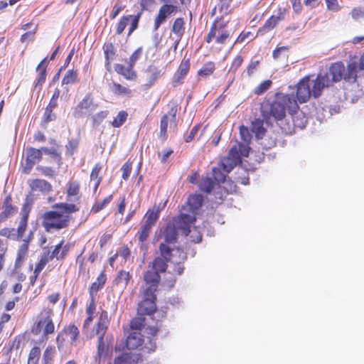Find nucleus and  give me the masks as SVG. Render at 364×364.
Here are the masks:
<instances>
[{
    "instance_id": "obj_1",
    "label": "nucleus",
    "mask_w": 364,
    "mask_h": 364,
    "mask_svg": "<svg viewBox=\"0 0 364 364\" xmlns=\"http://www.w3.org/2000/svg\"><path fill=\"white\" fill-rule=\"evenodd\" d=\"M161 257H156L153 262L152 269L159 272H164L167 267L173 264V269H169L168 273L181 275L184 269L182 262L187 258L185 253L180 248H172L164 243L159 246Z\"/></svg>"
},
{
    "instance_id": "obj_2",
    "label": "nucleus",
    "mask_w": 364,
    "mask_h": 364,
    "mask_svg": "<svg viewBox=\"0 0 364 364\" xmlns=\"http://www.w3.org/2000/svg\"><path fill=\"white\" fill-rule=\"evenodd\" d=\"M185 210L186 208H183L180 215L175 218L173 222L168 223L163 230L164 244L169 247L175 244L179 230L186 236L191 232V224L194 222V215L193 214H186Z\"/></svg>"
},
{
    "instance_id": "obj_3",
    "label": "nucleus",
    "mask_w": 364,
    "mask_h": 364,
    "mask_svg": "<svg viewBox=\"0 0 364 364\" xmlns=\"http://www.w3.org/2000/svg\"><path fill=\"white\" fill-rule=\"evenodd\" d=\"M298 109L297 102L292 97L289 95L278 94L275 101L267 106L262 107V111L264 117H265V112L269 113L270 116L266 119L267 123H269L272 117L275 120H282L285 117L287 110L292 114Z\"/></svg>"
},
{
    "instance_id": "obj_4",
    "label": "nucleus",
    "mask_w": 364,
    "mask_h": 364,
    "mask_svg": "<svg viewBox=\"0 0 364 364\" xmlns=\"http://www.w3.org/2000/svg\"><path fill=\"white\" fill-rule=\"evenodd\" d=\"M331 80V84L340 81L342 78L348 81L355 82L358 73V64L356 61H350L346 72L345 66L341 62L335 63L331 65L328 70L323 72Z\"/></svg>"
},
{
    "instance_id": "obj_5",
    "label": "nucleus",
    "mask_w": 364,
    "mask_h": 364,
    "mask_svg": "<svg viewBox=\"0 0 364 364\" xmlns=\"http://www.w3.org/2000/svg\"><path fill=\"white\" fill-rule=\"evenodd\" d=\"M109 324V318L106 311L102 310L97 323L93 329V333L98 337L97 353L95 363H100L101 359L107 354V348L104 342V336Z\"/></svg>"
},
{
    "instance_id": "obj_6",
    "label": "nucleus",
    "mask_w": 364,
    "mask_h": 364,
    "mask_svg": "<svg viewBox=\"0 0 364 364\" xmlns=\"http://www.w3.org/2000/svg\"><path fill=\"white\" fill-rule=\"evenodd\" d=\"M70 216L58 210H50L43 214V226L47 232L60 230L69 225Z\"/></svg>"
},
{
    "instance_id": "obj_7",
    "label": "nucleus",
    "mask_w": 364,
    "mask_h": 364,
    "mask_svg": "<svg viewBox=\"0 0 364 364\" xmlns=\"http://www.w3.org/2000/svg\"><path fill=\"white\" fill-rule=\"evenodd\" d=\"M97 105L90 93H87L82 100L73 108V116L76 119L90 116L96 110Z\"/></svg>"
},
{
    "instance_id": "obj_8",
    "label": "nucleus",
    "mask_w": 364,
    "mask_h": 364,
    "mask_svg": "<svg viewBox=\"0 0 364 364\" xmlns=\"http://www.w3.org/2000/svg\"><path fill=\"white\" fill-rule=\"evenodd\" d=\"M241 156L240 150L236 145L233 146L227 156L220 160L219 166L222 167L223 171L228 173H230L237 164L241 163Z\"/></svg>"
},
{
    "instance_id": "obj_9",
    "label": "nucleus",
    "mask_w": 364,
    "mask_h": 364,
    "mask_svg": "<svg viewBox=\"0 0 364 364\" xmlns=\"http://www.w3.org/2000/svg\"><path fill=\"white\" fill-rule=\"evenodd\" d=\"M79 336V330L75 325H69L58 335L56 342L60 350L63 349L65 341L70 342L71 346H76Z\"/></svg>"
},
{
    "instance_id": "obj_10",
    "label": "nucleus",
    "mask_w": 364,
    "mask_h": 364,
    "mask_svg": "<svg viewBox=\"0 0 364 364\" xmlns=\"http://www.w3.org/2000/svg\"><path fill=\"white\" fill-rule=\"evenodd\" d=\"M52 314V311L45 310L41 314V317L38 321V323L34 326L32 328V332L35 334L39 333L41 330L43 331V335H48L50 333H53L54 332V324L50 318V314Z\"/></svg>"
},
{
    "instance_id": "obj_11",
    "label": "nucleus",
    "mask_w": 364,
    "mask_h": 364,
    "mask_svg": "<svg viewBox=\"0 0 364 364\" xmlns=\"http://www.w3.org/2000/svg\"><path fill=\"white\" fill-rule=\"evenodd\" d=\"M309 82L312 92V96L315 98L318 97L321 95L324 87L331 85V80L323 73H320L315 79H311V77L309 76Z\"/></svg>"
},
{
    "instance_id": "obj_12",
    "label": "nucleus",
    "mask_w": 364,
    "mask_h": 364,
    "mask_svg": "<svg viewBox=\"0 0 364 364\" xmlns=\"http://www.w3.org/2000/svg\"><path fill=\"white\" fill-rule=\"evenodd\" d=\"M161 1L163 2H165L166 4H164L160 7L159 13L154 19V31H157L160 26L166 22L167 18L172 14L176 13L178 9L177 6L175 5L167 4V2L169 1V0Z\"/></svg>"
},
{
    "instance_id": "obj_13",
    "label": "nucleus",
    "mask_w": 364,
    "mask_h": 364,
    "mask_svg": "<svg viewBox=\"0 0 364 364\" xmlns=\"http://www.w3.org/2000/svg\"><path fill=\"white\" fill-rule=\"evenodd\" d=\"M26 161L23 167V172L28 174L33 166L42 159V151L41 149H35L29 146L26 149Z\"/></svg>"
},
{
    "instance_id": "obj_14",
    "label": "nucleus",
    "mask_w": 364,
    "mask_h": 364,
    "mask_svg": "<svg viewBox=\"0 0 364 364\" xmlns=\"http://www.w3.org/2000/svg\"><path fill=\"white\" fill-rule=\"evenodd\" d=\"M309 80V76H306L301 80L297 85L296 98L300 103L306 102L312 96Z\"/></svg>"
},
{
    "instance_id": "obj_15",
    "label": "nucleus",
    "mask_w": 364,
    "mask_h": 364,
    "mask_svg": "<svg viewBox=\"0 0 364 364\" xmlns=\"http://www.w3.org/2000/svg\"><path fill=\"white\" fill-rule=\"evenodd\" d=\"M240 134L242 142L239 143L237 145V149L240 150V154L242 156H247L250 151L249 142L251 140V134L247 128L245 127H241L240 129Z\"/></svg>"
},
{
    "instance_id": "obj_16",
    "label": "nucleus",
    "mask_w": 364,
    "mask_h": 364,
    "mask_svg": "<svg viewBox=\"0 0 364 364\" xmlns=\"http://www.w3.org/2000/svg\"><path fill=\"white\" fill-rule=\"evenodd\" d=\"M28 184L32 192L39 191L48 194L52 190L51 184L43 179H31L28 181Z\"/></svg>"
},
{
    "instance_id": "obj_17",
    "label": "nucleus",
    "mask_w": 364,
    "mask_h": 364,
    "mask_svg": "<svg viewBox=\"0 0 364 364\" xmlns=\"http://www.w3.org/2000/svg\"><path fill=\"white\" fill-rule=\"evenodd\" d=\"M203 203V196L200 194H193L190 196L188 199L189 212L186 214H193L194 220H196V211L202 206Z\"/></svg>"
},
{
    "instance_id": "obj_18",
    "label": "nucleus",
    "mask_w": 364,
    "mask_h": 364,
    "mask_svg": "<svg viewBox=\"0 0 364 364\" xmlns=\"http://www.w3.org/2000/svg\"><path fill=\"white\" fill-rule=\"evenodd\" d=\"M173 113L171 114V118H169L167 115L163 116L161 119L160 124V136L163 137L164 139H166L167 136V128L168 125V122H171V127L173 126L176 127V111L171 110Z\"/></svg>"
},
{
    "instance_id": "obj_19",
    "label": "nucleus",
    "mask_w": 364,
    "mask_h": 364,
    "mask_svg": "<svg viewBox=\"0 0 364 364\" xmlns=\"http://www.w3.org/2000/svg\"><path fill=\"white\" fill-rule=\"evenodd\" d=\"M156 300H152L150 299H143L138 306V313L141 315H150L152 313L155 312L156 309V306L155 304Z\"/></svg>"
},
{
    "instance_id": "obj_20",
    "label": "nucleus",
    "mask_w": 364,
    "mask_h": 364,
    "mask_svg": "<svg viewBox=\"0 0 364 364\" xmlns=\"http://www.w3.org/2000/svg\"><path fill=\"white\" fill-rule=\"evenodd\" d=\"M143 343L142 336L139 332H133L127 338L126 346L129 349H136Z\"/></svg>"
},
{
    "instance_id": "obj_21",
    "label": "nucleus",
    "mask_w": 364,
    "mask_h": 364,
    "mask_svg": "<svg viewBox=\"0 0 364 364\" xmlns=\"http://www.w3.org/2000/svg\"><path fill=\"white\" fill-rule=\"evenodd\" d=\"M107 277L105 274L102 272L97 278V280L93 282L90 288V297H95L98 291L102 289L106 282Z\"/></svg>"
},
{
    "instance_id": "obj_22",
    "label": "nucleus",
    "mask_w": 364,
    "mask_h": 364,
    "mask_svg": "<svg viewBox=\"0 0 364 364\" xmlns=\"http://www.w3.org/2000/svg\"><path fill=\"white\" fill-rule=\"evenodd\" d=\"M137 360V355L134 353H123L114 359V364H134Z\"/></svg>"
},
{
    "instance_id": "obj_23",
    "label": "nucleus",
    "mask_w": 364,
    "mask_h": 364,
    "mask_svg": "<svg viewBox=\"0 0 364 364\" xmlns=\"http://www.w3.org/2000/svg\"><path fill=\"white\" fill-rule=\"evenodd\" d=\"M144 279L146 282L145 284H154V286L158 287V284L160 280V276L158 272L151 269L146 271V272L144 274Z\"/></svg>"
},
{
    "instance_id": "obj_24",
    "label": "nucleus",
    "mask_w": 364,
    "mask_h": 364,
    "mask_svg": "<svg viewBox=\"0 0 364 364\" xmlns=\"http://www.w3.org/2000/svg\"><path fill=\"white\" fill-rule=\"evenodd\" d=\"M46 66H47V58H45L37 66L36 71L39 73V77L38 78L36 86H41L45 82L46 78Z\"/></svg>"
},
{
    "instance_id": "obj_25",
    "label": "nucleus",
    "mask_w": 364,
    "mask_h": 364,
    "mask_svg": "<svg viewBox=\"0 0 364 364\" xmlns=\"http://www.w3.org/2000/svg\"><path fill=\"white\" fill-rule=\"evenodd\" d=\"M146 73L149 79V85L151 86L161 76V71L155 65H149L146 70Z\"/></svg>"
},
{
    "instance_id": "obj_26",
    "label": "nucleus",
    "mask_w": 364,
    "mask_h": 364,
    "mask_svg": "<svg viewBox=\"0 0 364 364\" xmlns=\"http://www.w3.org/2000/svg\"><path fill=\"white\" fill-rule=\"evenodd\" d=\"M54 208H58L60 213L70 215V213H75L79 210V208L73 203H57Z\"/></svg>"
},
{
    "instance_id": "obj_27",
    "label": "nucleus",
    "mask_w": 364,
    "mask_h": 364,
    "mask_svg": "<svg viewBox=\"0 0 364 364\" xmlns=\"http://www.w3.org/2000/svg\"><path fill=\"white\" fill-rule=\"evenodd\" d=\"M159 218V210L158 208L149 209L146 213L144 222L154 225Z\"/></svg>"
},
{
    "instance_id": "obj_28",
    "label": "nucleus",
    "mask_w": 364,
    "mask_h": 364,
    "mask_svg": "<svg viewBox=\"0 0 364 364\" xmlns=\"http://www.w3.org/2000/svg\"><path fill=\"white\" fill-rule=\"evenodd\" d=\"M114 70L117 73L123 75L127 79L132 80L136 76L135 73L132 70V68L129 67L125 68L121 64H117L114 66Z\"/></svg>"
},
{
    "instance_id": "obj_29",
    "label": "nucleus",
    "mask_w": 364,
    "mask_h": 364,
    "mask_svg": "<svg viewBox=\"0 0 364 364\" xmlns=\"http://www.w3.org/2000/svg\"><path fill=\"white\" fill-rule=\"evenodd\" d=\"M157 287L154 286V284H145L141 287V293L143 295V299H152L156 300L155 292L156 291Z\"/></svg>"
},
{
    "instance_id": "obj_30",
    "label": "nucleus",
    "mask_w": 364,
    "mask_h": 364,
    "mask_svg": "<svg viewBox=\"0 0 364 364\" xmlns=\"http://www.w3.org/2000/svg\"><path fill=\"white\" fill-rule=\"evenodd\" d=\"M50 260H51L50 252H43L39 262L36 264L34 270L35 279L38 277L40 272Z\"/></svg>"
},
{
    "instance_id": "obj_31",
    "label": "nucleus",
    "mask_w": 364,
    "mask_h": 364,
    "mask_svg": "<svg viewBox=\"0 0 364 364\" xmlns=\"http://www.w3.org/2000/svg\"><path fill=\"white\" fill-rule=\"evenodd\" d=\"M153 225L143 222L140 230L138 232L139 240L141 242L146 241L151 232Z\"/></svg>"
},
{
    "instance_id": "obj_32",
    "label": "nucleus",
    "mask_w": 364,
    "mask_h": 364,
    "mask_svg": "<svg viewBox=\"0 0 364 364\" xmlns=\"http://www.w3.org/2000/svg\"><path fill=\"white\" fill-rule=\"evenodd\" d=\"M28 250V245L27 241H24V242L20 246L17 257L15 262V267H18L19 265H21L23 260L25 259L27 252Z\"/></svg>"
},
{
    "instance_id": "obj_33",
    "label": "nucleus",
    "mask_w": 364,
    "mask_h": 364,
    "mask_svg": "<svg viewBox=\"0 0 364 364\" xmlns=\"http://www.w3.org/2000/svg\"><path fill=\"white\" fill-rule=\"evenodd\" d=\"M214 187V182L209 177H203L199 183V188L201 191L209 193Z\"/></svg>"
},
{
    "instance_id": "obj_34",
    "label": "nucleus",
    "mask_w": 364,
    "mask_h": 364,
    "mask_svg": "<svg viewBox=\"0 0 364 364\" xmlns=\"http://www.w3.org/2000/svg\"><path fill=\"white\" fill-rule=\"evenodd\" d=\"M215 69V64L213 62H208L198 71V75L200 77H206L210 75Z\"/></svg>"
},
{
    "instance_id": "obj_35",
    "label": "nucleus",
    "mask_w": 364,
    "mask_h": 364,
    "mask_svg": "<svg viewBox=\"0 0 364 364\" xmlns=\"http://www.w3.org/2000/svg\"><path fill=\"white\" fill-rule=\"evenodd\" d=\"M77 81V73L73 70H69L62 80V85L74 84Z\"/></svg>"
},
{
    "instance_id": "obj_36",
    "label": "nucleus",
    "mask_w": 364,
    "mask_h": 364,
    "mask_svg": "<svg viewBox=\"0 0 364 364\" xmlns=\"http://www.w3.org/2000/svg\"><path fill=\"white\" fill-rule=\"evenodd\" d=\"M41 150L42 151V154L44 153L45 154L50 155L54 159V160L58 163V165L60 164L61 157L55 148L42 147L41 148Z\"/></svg>"
},
{
    "instance_id": "obj_37",
    "label": "nucleus",
    "mask_w": 364,
    "mask_h": 364,
    "mask_svg": "<svg viewBox=\"0 0 364 364\" xmlns=\"http://www.w3.org/2000/svg\"><path fill=\"white\" fill-rule=\"evenodd\" d=\"M183 25V19L182 18H177L173 22L172 32L178 36H181L184 30Z\"/></svg>"
},
{
    "instance_id": "obj_38",
    "label": "nucleus",
    "mask_w": 364,
    "mask_h": 364,
    "mask_svg": "<svg viewBox=\"0 0 364 364\" xmlns=\"http://www.w3.org/2000/svg\"><path fill=\"white\" fill-rule=\"evenodd\" d=\"M109 112L107 110L100 111L92 116L93 127H97L107 117Z\"/></svg>"
},
{
    "instance_id": "obj_39",
    "label": "nucleus",
    "mask_w": 364,
    "mask_h": 364,
    "mask_svg": "<svg viewBox=\"0 0 364 364\" xmlns=\"http://www.w3.org/2000/svg\"><path fill=\"white\" fill-rule=\"evenodd\" d=\"M112 194L107 196L102 202H97L92 208V211L95 213H99L104 209L112 200Z\"/></svg>"
},
{
    "instance_id": "obj_40",
    "label": "nucleus",
    "mask_w": 364,
    "mask_h": 364,
    "mask_svg": "<svg viewBox=\"0 0 364 364\" xmlns=\"http://www.w3.org/2000/svg\"><path fill=\"white\" fill-rule=\"evenodd\" d=\"M41 355V349L39 347H33L29 353L28 364H37Z\"/></svg>"
},
{
    "instance_id": "obj_41",
    "label": "nucleus",
    "mask_w": 364,
    "mask_h": 364,
    "mask_svg": "<svg viewBox=\"0 0 364 364\" xmlns=\"http://www.w3.org/2000/svg\"><path fill=\"white\" fill-rule=\"evenodd\" d=\"M128 114L125 111H120L112 122L114 127H121L126 121Z\"/></svg>"
},
{
    "instance_id": "obj_42",
    "label": "nucleus",
    "mask_w": 364,
    "mask_h": 364,
    "mask_svg": "<svg viewBox=\"0 0 364 364\" xmlns=\"http://www.w3.org/2000/svg\"><path fill=\"white\" fill-rule=\"evenodd\" d=\"M130 279V275L128 272L120 271L115 279L117 284L126 287Z\"/></svg>"
},
{
    "instance_id": "obj_43",
    "label": "nucleus",
    "mask_w": 364,
    "mask_h": 364,
    "mask_svg": "<svg viewBox=\"0 0 364 364\" xmlns=\"http://www.w3.org/2000/svg\"><path fill=\"white\" fill-rule=\"evenodd\" d=\"M55 353L53 346H48L43 353L44 364H52L53 358Z\"/></svg>"
},
{
    "instance_id": "obj_44",
    "label": "nucleus",
    "mask_w": 364,
    "mask_h": 364,
    "mask_svg": "<svg viewBox=\"0 0 364 364\" xmlns=\"http://www.w3.org/2000/svg\"><path fill=\"white\" fill-rule=\"evenodd\" d=\"M28 213H23L21 218V220H20V223H19V225H18V227L17 229L18 237H21L23 236V234L26 229L27 223H28Z\"/></svg>"
},
{
    "instance_id": "obj_45",
    "label": "nucleus",
    "mask_w": 364,
    "mask_h": 364,
    "mask_svg": "<svg viewBox=\"0 0 364 364\" xmlns=\"http://www.w3.org/2000/svg\"><path fill=\"white\" fill-rule=\"evenodd\" d=\"M230 33L222 28H217V35L215 36L216 42L220 44L224 43L229 38Z\"/></svg>"
},
{
    "instance_id": "obj_46",
    "label": "nucleus",
    "mask_w": 364,
    "mask_h": 364,
    "mask_svg": "<svg viewBox=\"0 0 364 364\" xmlns=\"http://www.w3.org/2000/svg\"><path fill=\"white\" fill-rule=\"evenodd\" d=\"M222 167L219 166V167L213 168V174L214 179L218 183H224L225 181L226 175L224 171L222 172Z\"/></svg>"
},
{
    "instance_id": "obj_47",
    "label": "nucleus",
    "mask_w": 364,
    "mask_h": 364,
    "mask_svg": "<svg viewBox=\"0 0 364 364\" xmlns=\"http://www.w3.org/2000/svg\"><path fill=\"white\" fill-rule=\"evenodd\" d=\"M283 17L281 15L279 16H272L269 19H267L264 25V28L267 30L272 29L279 21H281Z\"/></svg>"
},
{
    "instance_id": "obj_48",
    "label": "nucleus",
    "mask_w": 364,
    "mask_h": 364,
    "mask_svg": "<svg viewBox=\"0 0 364 364\" xmlns=\"http://www.w3.org/2000/svg\"><path fill=\"white\" fill-rule=\"evenodd\" d=\"M63 244V241L62 240L58 245H57L51 254H50V257L51 259L53 258H56L57 259H60L64 257L65 250H63V251L60 253V249L62 248V245Z\"/></svg>"
},
{
    "instance_id": "obj_49",
    "label": "nucleus",
    "mask_w": 364,
    "mask_h": 364,
    "mask_svg": "<svg viewBox=\"0 0 364 364\" xmlns=\"http://www.w3.org/2000/svg\"><path fill=\"white\" fill-rule=\"evenodd\" d=\"M252 131L255 132L257 138H262L264 134V129L262 126V123L260 121H256L252 123Z\"/></svg>"
},
{
    "instance_id": "obj_50",
    "label": "nucleus",
    "mask_w": 364,
    "mask_h": 364,
    "mask_svg": "<svg viewBox=\"0 0 364 364\" xmlns=\"http://www.w3.org/2000/svg\"><path fill=\"white\" fill-rule=\"evenodd\" d=\"M112 92L117 95H129L131 91L127 87L118 83H114L112 88Z\"/></svg>"
},
{
    "instance_id": "obj_51",
    "label": "nucleus",
    "mask_w": 364,
    "mask_h": 364,
    "mask_svg": "<svg viewBox=\"0 0 364 364\" xmlns=\"http://www.w3.org/2000/svg\"><path fill=\"white\" fill-rule=\"evenodd\" d=\"M36 170H38L42 175L53 178L55 176V171L48 166H37Z\"/></svg>"
},
{
    "instance_id": "obj_52",
    "label": "nucleus",
    "mask_w": 364,
    "mask_h": 364,
    "mask_svg": "<svg viewBox=\"0 0 364 364\" xmlns=\"http://www.w3.org/2000/svg\"><path fill=\"white\" fill-rule=\"evenodd\" d=\"M130 21V18L127 16H122L117 26V33L121 34Z\"/></svg>"
},
{
    "instance_id": "obj_53",
    "label": "nucleus",
    "mask_w": 364,
    "mask_h": 364,
    "mask_svg": "<svg viewBox=\"0 0 364 364\" xmlns=\"http://www.w3.org/2000/svg\"><path fill=\"white\" fill-rule=\"evenodd\" d=\"M272 81L271 80H265L263 82L260 83L255 90V94L261 95L267 91L271 86Z\"/></svg>"
},
{
    "instance_id": "obj_54",
    "label": "nucleus",
    "mask_w": 364,
    "mask_h": 364,
    "mask_svg": "<svg viewBox=\"0 0 364 364\" xmlns=\"http://www.w3.org/2000/svg\"><path fill=\"white\" fill-rule=\"evenodd\" d=\"M141 55V48H139L129 57V67H131V68H133V67L134 66L136 62L140 58Z\"/></svg>"
},
{
    "instance_id": "obj_55",
    "label": "nucleus",
    "mask_w": 364,
    "mask_h": 364,
    "mask_svg": "<svg viewBox=\"0 0 364 364\" xmlns=\"http://www.w3.org/2000/svg\"><path fill=\"white\" fill-rule=\"evenodd\" d=\"M287 50L288 48L286 46L278 47L273 51V58L274 59H278L282 56L285 57L287 56Z\"/></svg>"
},
{
    "instance_id": "obj_56",
    "label": "nucleus",
    "mask_w": 364,
    "mask_h": 364,
    "mask_svg": "<svg viewBox=\"0 0 364 364\" xmlns=\"http://www.w3.org/2000/svg\"><path fill=\"white\" fill-rule=\"evenodd\" d=\"M352 18L355 20L364 18V8L363 7H355L351 11Z\"/></svg>"
},
{
    "instance_id": "obj_57",
    "label": "nucleus",
    "mask_w": 364,
    "mask_h": 364,
    "mask_svg": "<svg viewBox=\"0 0 364 364\" xmlns=\"http://www.w3.org/2000/svg\"><path fill=\"white\" fill-rule=\"evenodd\" d=\"M127 17L130 18L131 26L129 28V33L128 35H130L138 26V23L139 20V15L137 16H132L129 15Z\"/></svg>"
},
{
    "instance_id": "obj_58",
    "label": "nucleus",
    "mask_w": 364,
    "mask_h": 364,
    "mask_svg": "<svg viewBox=\"0 0 364 364\" xmlns=\"http://www.w3.org/2000/svg\"><path fill=\"white\" fill-rule=\"evenodd\" d=\"M104 52L107 61L112 60L114 55V47L112 43L104 46Z\"/></svg>"
},
{
    "instance_id": "obj_59",
    "label": "nucleus",
    "mask_w": 364,
    "mask_h": 364,
    "mask_svg": "<svg viewBox=\"0 0 364 364\" xmlns=\"http://www.w3.org/2000/svg\"><path fill=\"white\" fill-rule=\"evenodd\" d=\"M53 109L46 108L43 117V121L45 123H48L55 119L56 116L55 114L53 113Z\"/></svg>"
},
{
    "instance_id": "obj_60",
    "label": "nucleus",
    "mask_w": 364,
    "mask_h": 364,
    "mask_svg": "<svg viewBox=\"0 0 364 364\" xmlns=\"http://www.w3.org/2000/svg\"><path fill=\"white\" fill-rule=\"evenodd\" d=\"M327 8L333 12H337L341 9L337 0H325Z\"/></svg>"
},
{
    "instance_id": "obj_61",
    "label": "nucleus",
    "mask_w": 364,
    "mask_h": 364,
    "mask_svg": "<svg viewBox=\"0 0 364 364\" xmlns=\"http://www.w3.org/2000/svg\"><path fill=\"white\" fill-rule=\"evenodd\" d=\"M102 167L100 164H96L94 166V168L92 170L91 174H90V181H95L97 179H100L101 178L99 176L100 171L101 170Z\"/></svg>"
},
{
    "instance_id": "obj_62",
    "label": "nucleus",
    "mask_w": 364,
    "mask_h": 364,
    "mask_svg": "<svg viewBox=\"0 0 364 364\" xmlns=\"http://www.w3.org/2000/svg\"><path fill=\"white\" fill-rule=\"evenodd\" d=\"M172 153H173V150L171 149H164L162 151L159 152L158 155L161 159V161L162 163H165L167 159L169 157V156Z\"/></svg>"
},
{
    "instance_id": "obj_63",
    "label": "nucleus",
    "mask_w": 364,
    "mask_h": 364,
    "mask_svg": "<svg viewBox=\"0 0 364 364\" xmlns=\"http://www.w3.org/2000/svg\"><path fill=\"white\" fill-rule=\"evenodd\" d=\"M122 178L124 180L128 179V178L130 175L131 171H132L131 164H129L128 163H125L122 167Z\"/></svg>"
},
{
    "instance_id": "obj_64",
    "label": "nucleus",
    "mask_w": 364,
    "mask_h": 364,
    "mask_svg": "<svg viewBox=\"0 0 364 364\" xmlns=\"http://www.w3.org/2000/svg\"><path fill=\"white\" fill-rule=\"evenodd\" d=\"M189 70V63L188 61L185 63H182L178 68V73L180 74V77H183Z\"/></svg>"
}]
</instances>
